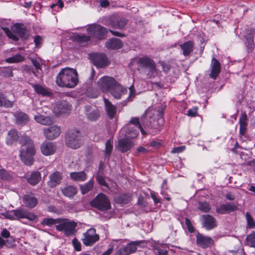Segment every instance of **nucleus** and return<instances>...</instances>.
Returning <instances> with one entry per match:
<instances>
[{
    "label": "nucleus",
    "instance_id": "nucleus-1",
    "mask_svg": "<svg viewBox=\"0 0 255 255\" xmlns=\"http://www.w3.org/2000/svg\"><path fill=\"white\" fill-rule=\"evenodd\" d=\"M78 82V73L72 68H63L56 77V83L60 87L71 88L75 87Z\"/></svg>",
    "mask_w": 255,
    "mask_h": 255
},
{
    "label": "nucleus",
    "instance_id": "nucleus-2",
    "mask_svg": "<svg viewBox=\"0 0 255 255\" xmlns=\"http://www.w3.org/2000/svg\"><path fill=\"white\" fill-rule=\"evenodd\" d=\"M65 137L66 146L72 149H78L83 143L82 134L79 130L76 128L69 129Z\"/></svg>",
    "mask_w": 255,
    "mask_h": 255
},
{
    "label": "nucleus",
    "instance_id": "nucleus-3",
    "mask_svg": "<svg viewBox=\"0 0 255 255\" xmlns=\"http://www.w3.org/2000/svg\"><path fill=\"white\" fill-rule=\"evenodd\" d=\"M11 30L7 29L6 31L7 36L14 41H17L18 38L17 35L23 39H26L29 37V32L26 27L21 24L17 23L11 27Z\"/></svg>",
    "mask_w": 255,
    "mask_h": 255
},
{
    "label": "nucleus",
    "instance_id": "nucleus-4",
    "mask_svg": "<svg viewBox=\"0 0 255 255\" xmlns=\"http://www.w3.org/2000/svg\"><path fill=\"white\" fill-rule=\"evenodd\" d=\"M77 225V223L68 219L60 218L56 229L58 231L63 232L65 235L69 237L75 234Z\"/></svg>",
    "mask_w": 255,
    "mask_h": 255
},
{
    "label": "nucleus",
    "instance_id": "nucleus-5",
    "mask_svg": "<svg viewBox=\"0 0 255 255\" xmlns=\"http://www.w3.org/2000/svg\"><path fill=\"white\" fill-rule=\"evenodd\" d=\"M91 205L101 211H107L111 208V204L108 197L103 193L98 194L91 201Z\"/></svg>",
    "mask_w": 255,
    "mask_h": 255
},
{
    "label": "nucleus",
    "instance_id": "nucleus-6",
    "mask_svg": "<svg viewBox=\"0 0 255 255\" xmlns=\"http://www.w3.org/2000/svg\"><path fill=\"white\" fill-rule=\"evenodd\" d=\"M87 31L91 37L92 36L98 40L105 39L108 31L106 28L97 24L89 25Z\"/></svg>",
    "mask_w": 255,
    "mask_h": 255
},
{
    "label": "nucleus",
    "instance_id": "nucleus-7",
    "mask_svg": "<svg viewBox=\"0 0 255 255\" xmlns=\"http://www.w3.org/2000/svg\"><path fill=\"white\" fill-rule=\"evenodd\" d=\"M99 239V235L96 234V229L91 228L83 234V238L82 239V241L85 246H92Z\"/></svg>",
    "mask_w": 255,
    "mask_h": 255
},
{
    "label": "nucleus",
    "instance_id": "nucleus-8",
    "mask_svg": "<svg viewBox=\"0 0 255 255\" xmlns=\"http://www.w3.org/2000/svg\"><path fill=\"white\" fill-rule=\"evenodd\" d=\"M244 36L247 51L249 53H251L255 48V29L253 28L246 29Z\"/></svg>",
    "mask_w": 255,
    "mask_h": 255
},
{
    "label": "nucleus",
    "instance_id": "nucleus-9",
    "mask_svg": "<svg viewBox=\"0 0 255 255\" xmlns=\"http://www.w3.org/2000/svg\"><path fill=\"white\" fill-rule=\"evenodd\" d=\"M117 82L113 77L104 76L99 79L97 82V85L103 92H110L115 86Z\"/></svg>",
    "mask_w": 255,
    "mask_h": 255
},
{
    "label": "nucleus",
    "instance_id": "nucleus-10",
    "mask_svg": "<svg viewBox=\"0 0 255 255\" xmlns=\"http://www.w3.org/2000/svg\"><path fill=\"white\" fill-rule=\"evenodd\" d=\"M12 213L14 215L15 220H20L22 219H26L29 221L35 220L37 216L34 213L29 212L26 209L18 208L12 210Z\"/></svg>",
    "mask_w": 255,
    "mask_h": 255
},
{
    "label": "nucleus",
    "instance_id": "nucleus-11",
    "mask_svg": "<svg viewBox=\"0 0 255 255\" xmlns=\"http://www.w3.org/2000/svg\"><path fill=\"white\" fill-rule=\"evenodd\" d=\"M90 57L97 67L104 68L110 63L106 55L103 53H94L90 55Z\"/></svg>",
    "mask_w": 255,
    "mask_h": 255
},
{
    "label": "nucleus",
    "instance_id": "nucleus-12",
    "mask_svg": "<svg viewBox=\"0 0 255 255\" xmlns=\"http://www.w3.org/2000/svg\"><path fill=\"white\" fill-rule=\"evenodd\" d=\"M127 22V20L124 17H121L117 15H113L110 17V20L105 25L107 26H111L114 28L122 29L124 28Z\"/></svg>",
    "mask_w": 255,
    "mask_h": 255
},
{
    "label": "nucleus",
    "instance_id": "nucleus-13",
    "mask_svg": "<svg viewBox=\"0 0 255 255\" xmlns=\"http://www.w3.org/2000/svg\"><path fill=\"white\" fill-rule=\"evenodd\" d=\"M134 145L132 140L125 137L118 139L116 147L121 152L125 153L130 150Z\"/></svg>",
    "mask_w": 255,
    "mask_h": 255
},
{
    "label": "nucleus",
    "instance_id": "nucleus-14",
    "mask_svg": "<svg viewBox=\"0 0 255 255\" xmlns=\"http://www.w3.org/2000/svg\"><path fill=\"white\" fill-rule=\"evenodd\" d=\"M19 143L22 145H26V149H24L20 151H23L27 154L34 155L35 154V150L34 146V143L30 138L28 136H21L19 139Z\"/></svg>",
    "mask_w": 255,
    "mask_h": 255
},
{
    "label": "nucleus",
    "instance_id": "nucleus-15",
    "mask_svg": "<svg viewBox=\"0 0 255 255\" xmlns=\"http://www.w3.org/2000/svg\"><path fill=\"white\" fill-rule=\"evenodd\" d=\"M196 238L197 246L203 249L210 247L214 244V241L211 237L204 236L199 233L196 234Z\"/></svg>",
    "mask_w": 255,
    "mask_h": 255
},
{
    "label": "nucleus",
    "instance_id": "nucleus-16",
    "mask_svg": "<svg viewBox=\"0 0 255 255\" xmlns=\"http://www.w3.org/2000/svg\"><path fill=\"white\" fill-rule=\"evenodd\" d=\"M238 209V206L234 203L227 202L225 204H221L217 207L216 211L218 214H226L236 211Z\"/></svg>",
    "mask_w": 255,
    "mask_h": 255
},
{
    "label": "nucleus",
    "instance_id": "nucleus-17",
    "mask_svg": "<svg viewBox=\"0 0 255 255\" xmlns=\"http://www.w3.org/2000/svg\"><path fill=\"white\" fill-rule=\"evenodd\" d=\"M201 218L202 226L207 230H211L217 226L216 219L210 215H203Z\"/></svg>",
    "mask_w": 255,
    "mask_h": 255
},
{
    "label": "nucleus",
    "instance_id": "nucleus-18",
    "mask_svg": "<svg viewBox=\"0 0 255 255\" xmlns=\"http://www.w3.org/2000/svg\"><path fill=\"white\" fill-rule=\"evenodd\" d=\"M71 39L81 47L86 46L91 43V36L84 34H74Z\"/></svg>",
    "mask_w": 255,
    "mask_h": 255
},
{
    "label": "nucleus",
    "instance_id": "nucleus-19",
    "mask_svg": "<svg viewBox=\"0 0 255 255\" xmlns=\"http://www.w3.org/2000/svg\"><path fill=\"white\" fill-rule=\"evenodd\" d=\"M40 149L42 153L45 156L53 154L56 150V146L52 142L45 141L41 146Z\"/></svg>",
    "mask_w": 255,
    "mask_h": 255
},
{
    "label": "nucleus",
    "instance_id": "nucleus-20",
    "mask_svg": "<svg viewBox=\"0 0 255 255\" xmlns=\"http://www.w3.org/2000/svg\"><path fill=\"white\" fill-rule=\"evenodd\" d=\"M71 110V105L68 102L65 101L58 103L54 108V113L58 115L69 114Z\"/></svg>",
    "mask_w": 255,
    "mask_h": 255
},
{
    "label": "nucleus",
    "instance_id": "nucleus-21",
    "mask_svg": "<svg viewBox=\"0 0 255 255\" xmlns=\"http://www.w3.org/2000/svg\"><path fill=\"white\" fill-rule=\"evenodd\" d=\"M49 180L47 182V185L50 188H54L61 183L63 179L62 173L59 171H55L51 173L49 176Z\"/></svg>",
    "mask_w": 255,
    "mask_h": 255
},
{
    "label": "nucleus",
    "instance_id": "nucleus-22",
    "mask_svg": "<svg viewBox=\"0 0 255 255\" xmlns=\"http://www.w3.org/2000/svg\"><path fill=\"white\" fill-rule=\"evenodd\" d=\"M138 70L140 72L155 64V62L147 56L139 58L137 60Z\"/></svg>",
    "mask_w": 255,
    "mask_h": 255
},
{
    "label": "nucleus",
    "instance_id": "nucleus-23",
    "mask_svg": "<svg viewBox=\"0 0 255 255\" xmlns=\"http://www.w3.org/2000/svg\"><path fill=\"white\" fill-rule=\"evenodd\" d=\"M165 105H161L159 107H157L154 110H151L150 111L153 113V115H154L157 117V120L156 121L157 125H154V126H162L164 123V112L165 110Z\"/></svg>",
    "mask_w": 255,
    "mask_h": 255
},
{
    "label": "nucleus",
    "instance_id": "nucleus-24",
    "mask_svg": "<svg viewBox=\"0 0 255 255\" xmlns=\"http://www.w3.org/2000/svg\"><path fill=\"white\" fill-rule=\"evenodd\" d=\"M110 93L115 99H120L123 95L126 94L127 89L117 82Z\"/></svg>",
    "mask_w": 255,
    "mask_h": 255
},
{
    "label": "nucleus",
    "instance_id": "nucleus-25",
    "mask_svg": "<svg viewBox=\"0 0 255 255\" xmlns=\"http://www.w3.org/2000/svg\"><path fill=\"white\" fill-rule=\"evenodd\" d=\"M210 78L216 80L221 72V65L219 61L215 58H213L211 63Z\"/></svg>",
    "mask_w": 255,
    "mask_h": 255
},
{
    "label": "nucleus",
    "instance_id": "nucleus-26",
    "mask_svg": "<svg viewBox=\"0 0 255 255\" xmlns=\"http://www.w3.org/2000/svg\"><path fill=\"white\" fill-rule=\"evenodd\" d=\"M153 113L151 111L146 110L144 114L140 118L141 125L142 127H149L153 122H155L154 120L152 118Z\"/></svg>",
    "mask_w": 255,
    "mask_h": 255
},
{
    "label": "nucleus",
    "instance_id": "nucleus-27",
    "mask_svg": "<svg viewBox=\"0 0 255 255\" xmlns=\"http://www.w3.org/2000/svg\"><path fill=\"white\" fill-rule=\"evenodd\" d=\"M22 198L25 206L28 208H33L37 205V199L31 195H24Z\"/></svg>",
    "mask_w": 255,
    "mask_h": 255
},
{
    "label": "nucleus",
    "instance_id": "nucleus-28",
    "mask_svg": "<svg viewBox=\"0 0 255 255\" xmlns=\"http://www.w3.org/2000/svg\"><path fill=\"white\" fill-rule=\"evenodd\" d=\"M123 46V43L122 40L117 38H112L106 43V47L111 49H119Z\"/></svg>",
    "mask_w": 255,
    "mask_h": 255
},
{
    "label": "nucleus",
    "instance_id": "nucleus-29",
    "mask_svg": "<svg viewBox=\"0 0 255 255\" xmlns=\"http://www.w3.org/2000/svg\"><path fill=\"white\" fill-rule=\"evenodd\" d=\"M44 134L45 137L49 140H52L59 136L60 128H44Z\"/></svg>",
    "mask_w": 255,
    "mask_h": 255
},
{
    "label": "nucleus",
    "instance_id": "nucleus-30",
    "mask_svg": "<svg viewBox=\"0 0 255 255\" xmlns=\"http://www.w3.org/2000/svg\"><path fill=\"white\" fill-rule=\"evenodd\" d=\"M144 243H145L144 241H132L128 243L124 247L126 249L128 255H130L132 253H134L136 251L137 247L138 246H140V245L141 244Z\"/></svg>",
    "mask_w": 255,
    "mask_h": 255
},
{
    "label": "nucleus",
    "instance_id": "nucleus-31",
    "mask_svg": "<svg viewBox=\"0 0 255 255\" xmlns=\"http://www.w3.org/2000/svg\"><path fill=\"white\" fill-rule=\"evenodd\" d=\"M180 47L183 51V54L185 56H189L193 51L194 43L192 41H188L183 44H180Z\"/></svg>",
    "mask_w": 255,
    "mask_h": 255
},
{
    "label": "nucleus",
    "instance_id": "nucleus-32",
    "mask_svg": "<svg viewBox=\"0 0 255 255\" xmlns=\"http://www.w3.org/2000/svg\"><path fill=\"white\" fill-rule=\"evenodd\" d=\"M41 174L39 171L32 172L27 177V181L32 186L38 184L41 180Z\"/></svg>",
    "mask_w": 255,
    "mask_h": 255
},
{
    "label": "nucleus",
    "instance_id": "nucleus-33",
    "mask_svg": "<svg viewBox=\"0 0 255 255\" xmlns=\"http://www.w3.org/2000/svg\"><path fill=\"white\" fill-rule=\"evenodd\" d=\"M62 194L66 197L72 198L77 193V189L74 186L69 185L60 188Z\"/></svg>",
    "mask_w": 255,
    "mask_h": 255
},
{
    "label": "nucleus",
    "instance_id": "nucleus-34",
    "mask_svg": "<svg viewBox=\"0 0 255 255\" xmlns=\"http://www.w3.org/2000/svg\"><path fill=\"white\" fill-rule=\"evenodd\" d=\"M14 117L15 118L16 123L19 125L23 126L29 121L28 116L21 112L15 113L14 114Z\"/></svg>",
    "mask_w": 255,
    "mask_h": 255
},
{
    "label": "nucleus",
    "instance_id": "nucleus-35",
    "mask_svg": "<svg viewBox=\"0 0 255 255\" xmlns=\"http://www.w3.org/2000/svg\"><path fill=\"white\" fill-rule=\"evenodd\" d=\"M104 103L108 116L110 119H113L116 113V107L106 98H104Z\"/></svg>",
    "mask_w": 255,
    "mask_h": 255
},
{
    "label": "nucleus",
    "instance_id": "nucleus-36",
    "mask_svg": "<svg viewBox=\"0 0 255 255\" xmlns=\"http://www.w3.org/2000/svg\"><path fill=\"white\" fill-rule=\"evenodd\" d=\"M35 92L38 94L41 95L42 96H50L52 95L51 92L46 88L40 85L32 84Z\"/></svg>",
    "mask_w": 255,
    "mask_h": 255
},
{
    "label": "nucleus",
    "instance_id": "nucleus-37",
    "mask_svg": "<svg viewBox=\"0 0 255 255\" xmlns=\"http://www.w3.org/2000/svg\"><path fill=\"white\" fill-rule=\"evenodd\" d=\"M141 74L146 76L147 78L151 79L157 75V71L156 68V64L151 67L147 68L140 72Z\"/></svg>",
    "mask_w": 255,
    "mask_h": 255
},
{
    "label": "nucleus",
    "instance_id": "nucleus-38",
    "mask_svg": "<svg viewBox=\"0 0 255 255\" xmlns=\"http://www.w3.org/2000/svg\"><path fill=\"white\" fill-rule=\"evenodd\" d=\"M70 177L76 181H84L87 179V175L84 171L74 172L70 173Z\"/></svg>",
    "mask_w": 255,
    "mask_h": 255
},
{
    "label": "nucleus",
    "instance_id": "nucleus-39",
    "mask_svg": "<svg viewBox=\"0 0 255 255\" xmlns=\"http://www.w3.org/2000/svg\"><path fill=\"white\" fill-rule=\"evenodd\" d=\"M103 170L102 169V165L99 167L98 171H97L95 177L96 178L97 182L99 185L102 186L108 187V184L106 182V180L103 176Z\"/></svg>",
    "mask_w": 255,
    "mask_h": 255
},
{
    "label": "nucleus",
    "instance_id": "nucleus-40",
    "mask_svg": "<svg viewBox=\"0 0 255 255\" xmlns=\"http://www.w3.org/2000/svg\"><path fill=\"white\" fill-rule=\"evenodd\" d=\"M34 119L37 123L43 125L50 126L53 123V121L51 118L45 117L40 115L35 116Z\"/></svg>",
    "mask_w": 255,
    "mask_h": 255
},
{
    "label": "nucleus",
    "instance_id": "nucleus-41",
    "mask_svg": "<svg viewBox=\"0 0 255 255\" xmlns=\"http://www.w3.org/2000/svg\"><path fill=\"white\" fill-rule=\"evenodd\" d=\"M21 136H19L18 134L17 131L15 129H11L8 132L7 139V143L10 144L13 141H15L19 138L20 139Z\"/></svg>",
    "mask_w": 255,
    "mask_h": 255
},
{
    "label": "nucleus",
    "instance_id": "nucleus-42",
    "mask_svg": "<svg viewBox=\"0 0 255 255\" xmlns=\"http://www.w3.org/2000/svg\"><path fill=\"white\" fill-rule=\"evenodd\" d=\"M94 181L91 178L87 183L80 186V190L82 194H86L92 190L94 187Z\"/></svg>",
    "mask_w": 255,
    "mask_h": 255
},
{
    "label": "nucleus",
    "instance_id": "nucleus-43",
    "mask_svg": "<svg viewBox=\"0 0 255 255\" xmlns=\"http://www.w3.org/2000/svg\"><path fill=\"white\" fill-rule=\"evenodd\" d=\"M19 155L21 157V159L25 165H31L33 163V155L28 154L26 152H24L23 151H20Z\"/></svg>",
    "mask_w": 255,
    "mask_h": 255
},
{
    "label": "nucleus",
    "instance_id": "nucleus-44",
    "mask_svg": "<svg viewBox=\"0 0 255 255\" xmlns=\"http://www.w3.org/2000/svg\"><path fill=\"white\" fill-rule=\"evenodd\" d=\"M60 218L53 219L51 218H44L41 221V224L43 226L52 227L54 225L58 224Z\"/></svg>",
    "mask_w": 255,
    "mask_h": 255
},
{
    "label": "nucleus",
    "instance_id": "nucleus-45",
    "mask_svg": "<svg viewBox=\"0 0 255 255\" xmlns=\"http://www.w3.org/2000/svg\"><path fill=\"white\" fill-rule=\"evenodd\" d=\"M13 105L12 102L7 99L3 94L0 93V107L11 108Z\"/></svg>",
    "mask_w": 255,
    "mask_h": 255
},
{
    "label": "nucleus",
    "instance_id": "nucleus-46",
    "mask_svg": "<svg viewBox=\"0 0 255 255\" xmlns=\"http://www.w3.org/2000/svg\"><path fill=\"white\" fill-rule=\"evenodd\" d=\"M25 57L24 56L20 54H17L12 57L7 58L6 59V62L10 63H18L23 61Z\"/></svg>",
    "mask_w": 255,
    "mask_h": 255
},
{
    "label": "nucleus",
    "instance_id": "nucleus-47",
    "mask_svg": "<svg viewBox=\"0 0 255 255\" xmlns=\"http://www.w3.org/2000/svg\"><path fill=\"white\" fill-rule=\"evenodd\" d=\"M138 130L136 128H127L126 131V137L134 138L138 135Z\"/></svg>",
    "mask_w": 255,
    "mask_h": 255
},
{
    "label": "nucleus",
    "instance_id": "nucleus-48",
    "mask_svg": "<svg viewBox=\"0 0 255 255\" xmlns=\"http://www.w3.org/2000/svg\"><path fill=\"white\" fill-rule=\"evenodd\" d=\"M246 241L247 245L251 247L255 248V232H253L248 235Z\"/></svg>",
    "mask_w": 255,
    "mask_h": 255
},
{
    "label": "nucleus",
    "instance_id": "nucleus-49",
    "mask_svg": "<svg viewBox=\"0 0 255 255\" xmlns=\"http://www.w3.org/2000/svg\"><path fill=\"white\" fill-rule=\"evenodd\" d=\"M117 201L120 204H127L130 200V196L126 193L120 195L117 198Z\"/></svg>",
    "mask_w": 255,
    "mask_h": 255
},
{
    "label": "nucleus",
    "instance_id": "nucleus-50",
    "mask_svg": "<svg viewBox=\"0 0 255 255\" xmlns=\"http://www.w3.org/2000/svg\"><path fill=\"white\" fill-rule=\"evenodd\" d=\"M113 140L112 138L108 139L106 142L105 156L109 157L113 150Z\"/></svg>",
    "mask_w": 255,
    "mask_h": 255
},
{
    "label": "nucleus",
    "instance_id": "nucleus-51",
    "mask_svg": "<svg viewBox=\"0 0 255 255\" xmlns=\"http://www.w3.org/2000/svg\"><path fill=\"white\" fill-rule=\"evenodd\" d=\"M0 179L3 180H9L12 179L10 173L4 169H0Z\"/></svg>",
    "mask_w": 255,
    "mask_h": 255
},
{
    "label": "nucleus",
    "instance_id": "nucleus-52",
    "mask_svg": "<svg viewBox=\"0 0 255 255\" xmlns=\"http://www.w3.org/2000/svg\"><path fill=\"white\" fill-rule=\"evenodd\" d=\"M198 208L200 211L206 213L209 212L211 209L210 205L207 202H202L198 203Z\"/></svg>",
    "mask_w": 255,
    "mask_h": 255
},
{
    "label": "nucleus",
    "instance_id": "nucleus-53",
    "mask_svg": "<svg viewBox=\"0 0 255 255\" xmlns=\"http://www.w3.org/2000/svg\"><path fill=\"white\" fill-rule=\"evenodd\" d=\"M246 217L247 221L248 227L250 229L255 228V221L249 212L246 214Z\"/></svg>",
    "mask_w": 255,
    "mask_h": 255
},
{
    "label": "nucleus",
    "instance_id": "nucleus-54",
    "mask_svg": "<svg viewBox=\"0 0 255 255\" xmlns=\"http://www.w3.org/2000/svg\"><path fill=\"white\" fill-rule=\"evenodd\" d=\"M248 118L246 113H242L240 118V128H245L248 124Z\"/></svg>",
    "mask_w": 255,
    "mask_h": 255
},
{
    "label": "nucleus",
    "instance_id": "nucleus-55",
    "mask_svg": "<svg viewBox=\"0 0 255 255\" xmlns=\"http://www.w3.org/2000/svg\"><path fill=\"white\" fill-rule=\"evenodd\" d=\"M4 246L7 248H12L15 245V238L13 236H11L4 240Z\"/></svg>",
    "mask_w": 255,
    "mask_h": 255
},
{
    "label": "nucleus",
    "instance_id": "nucleus-56",
    "mask_svg": "<svg viewBox=\"0 0 255 255\" xmlns=\"http://www.w3.org/2000/svg\"><path fill=\"white\" fill-rule=\"evenodd\" d=\"M87 115L88 119L92 121L96 120L99 117V112L97 110H93L92 112L87 113Z\"/></svg>",
    "mask_w": 255,
    "mask_h": 255
},
{
    "label": "nucleus",
    "instance_id": "nucleus-57",
    "mask_svg": "<svg viewBox=\"0 0 255 255\" xmlns=\"http://www.w3.org/2000/svg\"><path fill=\"white\" fill-rule=\"evenodd\" d=\"M129 123L136 127L137 128H142L140 119L138 118H132L129 121Z\"/></svg>",
    "mask_w": 255,
    "mask_h": 255
},
{
    "label": "nucleus",
    "instance_id": "nucleus-58",
    "mask_svg": "<svg viewBox=\"0 0 255 255\" xmlns=\"http://www.w3.org/2000/svg\"><path fill=\"white\" fill-rule=\"evenodd\" d=\"M72 244L76 251H80L81 250V243L77 238H75L73 239L72 240Z\"/></svg>",
    "mask_w": 255,
    "mask_h": 255
},
{
    "label": "nucleus",
    "instance_id": "nucleus-59",
    "mask_svg": "<svg viewBox=\"0 0 255 255\" xmlns=\"http://www.w3.org/2000/svg\"><path fill=\"white\" fill-rule=\"evenodd\" d=\"M2 73L4 76L12 77L13 73L12 70L10 68L4 69L2 70Z\"/></svg>",
    "mask_w": 255,
    "mask_h": 255
},
{
    "label": "nucleus",
    "instance_id": "nucleus-60",
    "mask_svg": "<svg viewBox=\"0 0 255 255\" xmlns=\"http://www.w3.org/2000/svg\"><path fill=\"white\" fill-rule=\"evenodd\" d=\"M198 108L194 107L188 111L187 115L189 117H195L197 114Z\"/></svg>",
    "mask_w": 255,
    "mask_h": 255
},
{
    "label": "nucleus",
    "instance_id": "nucleus-61",
    "mask_svg": "<svg viewBox=\"0 0 255 255\" xmlns=\"http://www.w3.org/2000/svg\"><path fill=\"white\" fill-rule=\"evenodd\" d=\"M42 38L40 35H36L34 37V42L36 46H39L42 42Z\"/></svg>",
    "mask_w": 255,
    "mask_h": 255
},
{
    "label": "nucleus",
    "instance_id": "nucleus-62",
    "mask_svg": "<svg viewBox=\"0 0 255 255\" xmlns=\"http://www.w3.org/2000/svg\"><path fill=\"white\" fill-rule=\"evenodd\" d=\"M157 250V254L155 255H168V251L167 250L157 248L155 249Z\"/></svg>",
    "mask_w": 255,
    "mask_h": 255
},
{
    "label": "nucleus",
    "instance_id": "nucleus-63",
    "mask_svg": "<svg viewBox=\"0 0 255 255\" xmlns=\"http://www.w3.org/2000/svg\"><path fill=\"white\" fill-rule=\"evenodd\" d=\"M1 236L5 239L11 237L10 232L5 228L3 229L1 232Z\"/></svg>",
    "mask_w": 255,
    "mask_h": 255
},
{
    "label": "nucleus",
    "instance_id": "nucleus-64",
    "mask_svg": "<svg viewBox=\"0 0 255 255\" xmlns=\"http://www.w3.org/2000/svg\"><path fill=\"white\" fill-rule=\"evenodd\" d=\"M114 255H129L125 247L120 249L116 252Z\"/></svg>",
    "mask_w": 255,
    "mask_h": 255
}]
</instances>
